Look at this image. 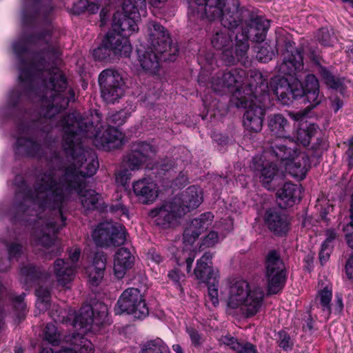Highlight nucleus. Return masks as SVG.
Segmentation results:
<instances>
[{"mask_svg": "<svg viewBox=\"0 0 353 353\" xmlns=\"http://www.w3.org/2000/svg\"><path fill=\"white\" fill-rule=\"evenodd\" d=\"M319 72L325 81V83L330 88L333 89L338 88L341 82L339 79H336L334 75H332L330 71H328L326 68L320 67Z\"/></svg>", "mask_w": 353, "mask_h": 353, "instance_id": "obj_36", "label": "nucleus"}, {"mask_svg": "<svg viewBox=\"0 0 353 353\" xmlns=\"http://www.w3.org/2000/svg\"><path fill=\"white\" fill-rule=\"evenodd\" d=\"M336 238V232L332 230H328L326 232V239L323 243L324 248L325 246L331 247L332 241Z\"/></svg>", "mask_w": 353, "mask_h": 353, "instance_id": "obj_51", "label": "nucleus"}, {"mask_svg": "<svg viewBox=\"0 0 353 353\" xmlns=\"http://www.w3.org/2000/svg\"><path fill=\"white\" fill-rule=\"evenodd\" d=\"M110 210L116 213L117 215L120 216H125L126 218H129L128 210V209L121 203H118L110 207Z\"/></svg>", "mask_w": 353, "mask_h": 353, "instance_id": "obj_46", "label": "nucleus"}, {"mask_svg": "<svg viewBox=\"0 0 353 353\" xmlns=\"http://www.w3.org/2000/svg\"><path fill=\"white\" fill-rule=\"evenodd\" d=\"M167 0H149V3L154 7L159 6L161 3L165 2Z\"/></svg>", "mask_w": 353, "mask_h": 353, "instance_id": "obj_59", "label": "nucleus"}, {"mask_svg": "<svg viewBox=\"0 0 353 353\" xmlns=\"http://www.w3.org/2000/svg\"><path fill=\"white\" fill-rule=\"evenodd\" d=\"M65 311L62 309H56L54 311V309L50 312V315L52 318L57 322H64L65 321Z\"/></svg>", "mask_w": 353, "mask_h": 353, "instance_id": "obj_49", "label": "nucleus"}, {"mask_svg": "<svg viewBox=\"0 0 353 353\" xmlns=\"http://www.w3.org/2000/svg\"><path fill=\"white\" fill-rule=\"evenodd\" d=\"M172 349L176 353H183L182 348L179 344L173 345Z\"/></svg>", "mask_w": 353, "mask_h": 353, "instance_id": "obj_60", "label": "nucleus"}, {"mask_svg": "<svg viewBox=\"0 0 353 353\" xmlns=\"http://www.w3.org/2000/svg\"><path fill=\"white\" fill-rule=\"evenodd\" d=\"M13 52L17 61L19 79L21 83L41 79L39 88L12 90L10 94L9 104L14 106L26 95L35 94V101L40 103L43 118L40 124H51L52 119L61 110L65 109L74 99V92L68 89L66 78L62 71L50 65L46 59L54 62L61 54L56 41L48 34L30 37L14 42Z\"/></svg>", "mask_w": 353, "mask_h": 353, "instance_id": "obj_2", "label": "nucleus"}, {"mask_svg": "<svg viewBox=\"0 0 353 353\" xmlns=\"http://www.w3.org/2000/svg\"><path fill=\"white\" fill-rule=\"evenodd\" d=\"M221 295L229 314L248 318L260 311L265 294L260 287L252 286L245 280L235 279L224 285Z\"/></svg>", "mask_w": 353, "mask_h": 353, "instance_id": "obj_7", "label": "nucleus"}, {"mask_svg": "<svg viewBox=\"0 0 353 353\" xmlns=\"http://www.w3.org/2000/svg\"><path fill=\"white\" fill-rule=\"evenodd\" d=\"M149 254L151 260L157 264L160 263L163 261L161 256L156 252H152Z\"/></svg>", "mask_w": 353, "mask_h": 353, "instance_id": "obj_58", "label": "nucleus"}, {"mask_svg": "<svg viewBox=\"0 0 353 353\" xmlns=\"http://www.w3.org/2000/svg\"><path fill=\"white\" fill-rule=\"evenodd\" d=\"M279 346L283 350H288L292 345V341L285 332H279Z\"/></svg>", "mask_w": 353, "mask_h": 353, "instance_id": "obj_43", "label": "nucleus"}, {"mask_svg": "<svg viewBox=\"0 0 353 353\" xmlns=\"http://www.w3.org/2000/svg\"><path fill=\"white\" fill-rule=\"evenodd\" d=\"M343 106V102L338 98H335L332 101V107L334 112H337Z\"/></svg>", "mask_w": 353, "mask_h": 353, "instance_id": "obj_57", "label": "nucleus"}, {"mask_svg": "<svg viewBox=\"0 0 353 353\" xmlns=\"http://www.w3.org/2000/svg\"><path fill=\"white\" fill-rule=\"evenodd\" d=\"M303 69V57L298 50L289 52L287 50L284 60L280 65L279 71L289 76L295 75V78L288 79L284 77H275L272 79L270 87L272 92L284 105H288L292 99L304 97V100L312 109L319 105L324 99V96L319 90V83L314 74H307L303 84H301L296 72Z\"/></svg>", "mask_w": 353, "mask_h": 353, "instance_id": "obj_4", "label": "nucleus"}, {"mask_svg": "<svg viewBox=\"0 0 353 353\" xmlns=\"http://www.w3.org/2000/svg\"><path fill=\"white\" fill-rule=\"evenodd\" d=\"M101 97L108 103H114L124 95L125 83L116 70L107 69L99 76Z\"/></svg>", "mask_w": 353, "mask_h": 353, "instance_id": "obj_12", "label": "nucleus"}, {"mask_svg": "<svg viewBox=\"0 0 353 353\" xmlns=\"http://www.w3.org/2000/svg\"><path fill=\"white\" fill-rule=\"evenodd\" d=\"M101 0H95L94 1H88L87 10L90 13H95L99 8L100 2Z\"/></svg>", "mask_w": 353, "mask_h": 353, "instance_id": "obj_54", "label": "nucleus"}, {"mask_svg": "<svg viewBox=\"0 0 353 353\" xmlns=\"http://www.w3.org/2000/svg\"><path fill=\"white\" fill-rule=\"evenodd\" d=\"M343 230L348 245L353 248V224H347L344 227ZM345 269L347 277L353 281V254L347 259Z\"/></svg>", "mask_w": 353, "mask_h": 353, "instance_id": "obj_32", "label": "nucleus"}, {"mask_svg": "<svg viewBox=\"0 0 353 353\" xmlns=\"http://www.w3.org/2000/svg\"><path fill=\"white\" fill-rule=\"evenodd\" d=\"M239 0H228L225 6H222L223 12L220 16L210 19L205 15L202 17L197 15L194 19H207L212 21L221 19L224 28L212 36L211 43L215 49L222 50V59L226 65L234 64L236 61H242L249 48L248 40L259 43L263 41L270 26L269 21L263 17H258L252 19L242 30L241 34L236 35L235 52H234L231 46L232 32L230 29L239 25Z\"/></svg>", "mask_w": 353, "mask_h": 353, "instance_id": "obj_3", "label": "nucleus"}, {"mask_svg": "<svg viewBox=\"0 0 353 353\" xmlns=\"http://www.w3.org/2000/svg\"><path fill=\"white\" fill-rule=\"evenodd\" d=\"M106 264V256L102 252H97L92 264L86 268L88 282L94 286H97L103 278Z\"/></svg>", "mask_w": 353, "mask_h": 353, "instance_id": "obj_28", "label": "nucleus"}, {"mask_svg": "<svg viewBox=\"0 0 353 353\" xmlns=\"http://www.w3.org/2000/svg\"><path fill=\"white\" fill-rule=\"evenodd\" d=\"M256 48L258 49L256 58L260 61L267 62L272 59V51L269 49L270 48L267 43H263L261 47L258 46Z\"/></svg>", "mask_w": 353, "mask_h": 353, "instance_id": "obj_40", "label": "nucleus"}, {"mask_svg": "<svg viewBox=\"0 0 353 353\" xmlns=\"http://www.w3.org/2000/svg\"><path fill=\"white\" fill-rule=\"evenodd\" d=\"M278 203L281 208L293 206L300 201L302 196V188L297 185L286 183L277 192Z\"/></svg>", "mask_w": 353, "mask_h": 353, "instance_id": "obj_26", "label": "nucleus"}, {"mask_svg": "<svg viewBox=\"0 0 353 353\" xmlns=\"http://www.w3.org/2000/svg\"><path fill=\"white\" fill-rule=\"evenodd\" d=\"M246 83L245 71L239 69L219 73L210 82L214 92L236 88L231 103L238 108L247 109L243 115V126L249 132L258 133L262 130L265 109L261 104H256V96L252 94L254 85L249 84V88H244Z\"/></svg>", "mask_w": 353, "mask_h": 353, "instance_id": "obj_5", "label": "nucleus"}, {"mask_svg": "<svg viewBox=\"0 0 353 353\" xmlns=\"http://www.w3.org/2000/svg\"><path fill=\"white\" fill-rule=\"evenodd\" d=\"M36 2V0H25V3L27 4V6L30 3V6L32 8L35 7Z\"/></svg>", "mask_w": 353, "mask_h": 353, "instance_id": "obj_62", "label": "nucleus"}, {"mask_svg": "<svg viewBox=\"0 0 353 353\" xmlns=\"http://www.w3.org/2000/svg\"><path fill=\"white\" fill-rule=\"evenodd\" d=\"M44 334L46 340L50 343L55 345L59 341L60 334L54 324H47L45 327Z\"/></svg>", "mask_w": 353, "mask_h": 353, "instance_id": "obj_37", "label": "nucleus"}, {"mask_svg": "<svg viewBox=\"0 0 353 353\" xmlns=\"http://www.w3.org/2000/svg\"><path fill=\"white\" fill-rule=\"evenodd\" d=\"M36 296H37V309L39 312H45L50 306V293L48 288L40 285L36 290Z\"/></svg>", "mask_w": 353, "mask_h": 353, "instance_id": "obj_33", "label": "nucleus"}, {"mask_svg": "<svg viewBox=\"0 0 353 353\" xmlns=\"http://www.w3.org/2000/svg\"><path fill=\"white\" fill-rule=\"evenodd\" d=\"M134 257L127 248H121L117 250L113 259V271L114 276L122 279L126 272L132 268Z\"/></svg>", "mask_w": 353, "mask_h": 353, "instance_id": "obj_25", "label": "nucleus"}, {"mask_svg": "<svg viewBox=\"0 0 353 353\" xmlns=\"http://www.w3.org/2000/svg\"><path fill=\"white\" fill-rule=\"evenodd\" d=\"M270 157L279 159L290 174L300 180L305 178L310 167L309 158L305 153L298 152L295 148H287L281 143L272 145L269 151L254 157L250 164V168L267 189L272 188L270 183L278 173L276 165L268 159Z\"/></svg>", "mask_w": 353, "mask_h": 353, "instance_id": "obj_6", "label": "nucleus"}, {"mask_svg": "<svg viewBox=\"0 0 353 353\" xmlns=\"http://www.w3.org/2000/svg\"><path fill=\"white\" fill-rule=\"evenodd\" d=\"M330 250V247L325 246V248H324L323 245H321V250L319 253V259L321 263H323L328 259Z\"/></svg>", "mask_w": 353, "mask_h": 353, "instance_id": "obj_52", "label": "nucleus"}, {"mask_svg": "<svg viewBox=\"0 0 353 353\" xmlns=\"http://www.w3.org/2000/svg\"><path fill=\"white\" fill-rule=\"evenodd\" d=\"M332 297V290L326 286L323 290L318 294L317 299L319 300L321 307L323 311L330 315L331 312L330 301Z\"/></svg>", "mask_w": 353, "mask_h": 353, "instance_id": "obj_35", "label": "nucleus"}, {"mask_svg": "<svg viewBox=\"0 0 353 353\" xmlns=\"http://www.w3.org/2000/svg\"><path fill=\"white\" fill-rule=\"evenodd\" d=\"M148 32L149 41L154 50L161 54L170 51L172 53L167 59L173 61L177 49L176 46H171L170 36L164 28L158 23L150 22L148 25Z\"/></svg>", "mask_w": 353, "mask_h": 353, "instance_id": "obj_17", "label": "nucleus"}, {"mask_svg": "<svg viewBox=\"0 0 353 353\" xmlns=\"http://www.w3.org/2000/svg\"><path fill=\"white\" fill-rule=\"evenodd\" d=\"M21 274L27 276L28 277L31 276V273L28 270H26V268L21 269Z\"/></svg>", "mask_w": 353, "mask_h": 353, "instance_id": "obj_64", "label": "nucleus"}, {"mask_svg": "<svg viewBox=\"0 0 353 353\" xmlns=\"http://www.w3.org/2000/svg\"><path fill=\"white\" fill-rule=\"evenodd\" d=\"M21 246L18 244H12L8 248L9 259L17 258L21 254Z\"/></svg>", "mask_w": 353, "mask_h": 353, "instance_id": "obj_50", "label": "nucleus"}, {"mask_svg": "<svg viewBox=\"0 0 353 353\" xmlns=\"http://www.w3.org/2000/svg\"><path fill=\"white\" fill-rule=\"evenodd\" d=\"M20 135L17 140L15 152L17 154L28 157H39L42 145L33 138L30 137L32 133V127H21Z\"/></svg>", "mask_w": 353, "mask_h": 353, "instance_id": "obj_20", "label": "nucleus"}, {"mask_svg": "<svg viewBox=\"0 0 353 353\" xmlns=\"http://www.w3.org/2000/svg\"><path fill=\"white\" fill-rule=\"evenodd\" d=\"M168 276L176 286L181 288V281L184 278V275L181 272L176 269L172 270L168 273Z\"/></svg>", "mask_w": 353, "mask_h": 353, "instance_id": "obj_45", "label": "nucleus"}, {"mask_svg": "<svg viewBox=\"0 0 353 353\" xmlns=\"http://www.w3.org/2000/svg\"><path fill=\"white\" fill-rule=\"evenodd\" d=\"M154 153L152 145L145 142L132 144L131 152L123 162L124 169L116 174V182L125 185L131 177L130 171L139 170Z\"/></svg>", "mask_w": 353, "mask_h": 353, "instance_id": "obj_11", "label": "nucleus"}, {"mask_svg": "<svg viewBox=\"0 0 353 353\" xmlns=\"http://www.w3.org/2000/svg\"><path fill=\"white\" fill-rule=\"evenodd\" d=\"M93 57L98 60L103 61L110 58L112 55L110 48L105 43L103 39L101 46L95 48L92 52Z\"/></svg>", "mask_w": 353, "mask_h": 353, "instance_id": "obj_38", "label": "nucleus"}, {"mask_svg": "<svg viewBox=\"0 0 353 353\" xmlns=\"http://www.w3.org/2000/svg\"><path fill=\"white\" fill-rule=\"evenodd\" d=\"M343 308V299L341 294H336V303L334 307L335 313L339 314Z\"/></svg>", "mask_w": 353, "mask_h": 353, "instance_id": "obj_55", "label": "nucleus"}, {"mask_svg": "<svg viewBox=\"0 0 353 353\" xmlns=\"http://www.w3.org/2000/svg\"><path fill=\"white\" fill-rule=\"evenodd\" d=\"M141 353H170L168 347L161 339L148 341Z\"/></svg>", "mask_w": 353, "mask_h": 353, "instance_id": "obj_34", "label": "nucleus"}, {"mask_svg": "<svg viewBox=\"0 0 353 353\" xmlns=\"http://www.w3.org/2000/svg\"><path fill=\"white\" fill-rule=\"evenodd\" d=\"M347 56L353 62V44L348 48Z\"/></svg>", "mask_w": 353, "mask_h": 353, "instance_id": "obj_61", "label": "nucleus"}, {"mask_svg": "<svg viewBox=\"0 0 353 353\" xmlns=\"http://www.w3.org/2000/svg\"><path fill=\"white\" fill-rule=\"evenodd\" d=\"M188 183V178L185 174L180 172L179 176L174 181V185L176 187L181 188L186 185Z\"/></svg>", "mask_w": 353, "mask_h": 353, "instance_id": "obj_53", "label": "nucleus"}, {"mask_svg": "<svg viewBox=\"0 0 353 353\" xmlns=\"http://www.w3.org/2000/svg\"><path fill=\"white\" fill-rule=\"evenodd\" d=\"M268 128L273 135L280 138L274 144H283L287 148H296V144L288 137L290 125L288 119L281 114H271L268 117Z\"/></svg>", "mask_w": 353, "mask_h": 353, "instance_id": "obj_19", "label": "nucleus"}, {"mask_svg": "<svg viewBox=\"0 0 353 353\" xmlns=\"http://www.w3.org/2000/svg\"><path fill=\"white\" fill-rule=\"evenodd\" d=\"M80 256V250L77 248H72L69 252V259L72 262L70 265L62 259H57L54 262V269L57 282L63 286L72 281L76 269L75 263Z\"/></svg>", "mask_w": 353, "mask_h": 353, "instance_id": "obj_18", "label": "nucleus"}, {"mask_svg": "<svg viewBox=\"0 0 353 353\" xmlns=\"http://www.w3.org/2000/svg\"><path fill=\"white\" fill-rule=\"evenodd\" d=\"M105 43L117 57H129L132 52V45L128 38L119 33L109 32L105 38Z\"/></svg>", "mask_w": 353, "mask_h": 353, "instance_id": "obj_24", "label": "nucleus"}, {"mask_svg": "<svg viewBox=\"0 0 353 353\" xmlns=\"http://www.w3.org/2000/svg\"><path fill=\"white\" fill-rule=\"evenodd\" d=\"M123 135L114 127L108 126L97 132L93 139L94 145L105 150L117 148L123 144Z\"/></svg>", "mask_w": 353, "mask_h": 353, "instance_id": "obj_22", "label": "nucleus"}, {"mask_svg": "<svg viewBox=\"0 0 353 353\" xmlns=\"http://www.w3.org/2000/svg\"><path fill=\"white\" fill-rule=\"evenodd\" d=\"M108 309L104 305H99L97 308L92 309L90 305H85L74 316L72 325L81 330V333L66 336L65 341L72 345V347L63 348L59 353H92L93 345L90 341L82 336L83 333L90 330L89 326L93 323L99 325L107 317ZM41 353H54L52 349L44 348Z\"/></svg>", "mask_w": 353, "mask_h": 353, "instance_id": "obj_8", "label": "nucleus"}, {"mask_svg": "<svg viewBox=\"0 0 353 353\" xmlns=\"http://www.w3.org/2000/svg\"><path fill=\"white\" fill-rule=\"evenodd\" d=\"M131 0H125L123 3V15L117 12L113 17V32L128 37L138 30L137 21L141 12L131 9Z\"/></svg>", "mask_w": 353, "mask_h": 353, "instance_id": "obj_15", "label": "nucleus"}, {"mask_svg": "<svg viewBox=\"0 0 353 353\" xmlns=\"http://www.w3.org/2000/svg\"><path fill=\"white\" fill-rule=\"evenodd\" d=\"M221 342L237 353H256L254 345L250 343H239L236 339L230 336H224L221 338Z\"/></svg>", "mask_w": 353, "mask_h": 353, "instance_id": "obj_31", "label": "nucleus"}, {"mask_svg": "<svg viewBox=\"0 0 353 353\" xmlns=\"http://www.w3.org/2000/svg\"><path fill=\"white\" fill-rule=\"evenodd\" d=\"M319 41L325 46H329L333 43V38L327 29H321L318 34Z\"/></svg>", "mask_w": 353, "mask_h": 353, "instance_id": "obj_42", "label": "nucleus"}, {"mask_svg": "<svg viewBox=\"0 0 353 353\" xmlns=\"http://www.w3.org/2000/svg\"><path fill=\"white\" fill-rule=\"evenodd\" d=\"M203 201V193L200 188L190 186L180 196L164 203L160 208L150 212V216L155 219L159 225L165 227L174 223L191 210L199 206Z\"/></svg>", "mask_w": 353, "mask_h": 353, "instance_id": "obj_9", "label": "nucleus"}, {"mask_svg": "<svg viewBox=\"0 0 353 353\" xmlns=\"http://www.w3.org/2000/svg\"><path fill=\"white\" fill-rule=\"evenodd\" d=\"M306 115L305 111H301L294 114L293 118L296 121H301V125L296 131V137L297 141L302 145H309L310 140L318 132V127L314 123H307L303 121Z\"/></svg>", "mask_w": 353, "mask_h": 353, "instance_id": "obj_29", "label": "nucleus"}, {"mask_svg": "<svg viewBox=\"0 0 353 353\" xmlns=\"http://www.w3.org/2000/svg\"><path fill=\"white\" fill-rule=\"evenodd\" d=\"M130 113L125 110H121L110 115L108 118L109 124H114L117 126L123 125L130 117Z\"/></svg>", "mask_w": 353, "mask_h": 353, "instance_id": "obj_39", "label": "nucleus"}, {"mask_svg": "<svg viewBox=\"0 0 353 353\" xmlns=\"http://www.w3.org/2000/svg\"><path fill=\"white\" fill-rule=\"evenodd\" d=\"M213 255L210 252H205L196 262L194 274L196 279L200 283H209L210 281L213 283L208 285L207 301L216 307L219 304V270L212 267Z\"/></svg>", "mask_w": 353, "mask_h": 353, "instance_id": "obj_10", "label": "nucleus"}, {"mask_svg": "<svg viewBox=\"0 0 353 353\" xmlns=\"http://www.w3.org/2000/svg\"><path fill=\"white\" fill-rule=\"evenodd\" d=\"M64 132L63 148L66 159L59 168H54L43 173L37 181L34 191L23 189L16 194V199L21 200L17 208L36 224L33 233L34 243L41 245L47 254L59 252L54 243V236L65 224L61 208L74 194H78L85 210L97 208L101 196L92 190H84L83 179L92 176L99 167L95 157L85 150L81 144L83 138H90L88 125L79 114L72 113L64 117L59 123Z\"/></svg>", "mask_w": 353, "mask_h": 353, "instance_id": "obj_1", "label": "nucleus"}, {"mask_svg": "<svg viewBox=\"0 0 353 353\" xmlns=\"http://www.w3.org/2000/svg\"><path fill=\"white\" fill-rule=\"evenodd\" d=\"M132 191L140 203L149 204L156 201L159 190L151 178H143L133 183Z\"/></svg>", "mask_w": 353, "mask_h": 353, "instance_id": "obj_21", "label": "nucleus"}, {"mask_svg": "<svg viewBox=\"0 0 353 353\" xmlns=\"http://www.w3.org/2000/svg\"><path fill=\"white\" fill-rule=\"evenodd\" d=\"M15 305V307H17L21 311H24L26 309V304L23 303V296L19 295L14 298L13 300Z\"/></svg>", "mask_w": 353, "mask_h": 353, "instance_id": "obj_56", "label": "nucleus"}, {"mask_svg": "<svg viewBox=\"0 0 353 353\" xmlns=\"http://www.w3.org/2000/svg\"><path fill=\"white\" fill-rule=\"evenodd\" d=\"M187 332L190 338L192 343L194 345L198 346L201 344L202 337L196 330L193 327H188Z\"/></svg>", "mask_w": 353, "mask_h": 353, "instance_id": "obj_44", "label": "nucleus"}, {"mask_svg": "<svg viewBox=\"0 0 353 353\" xmlns=\"http://www.w3.org/2000/svg\"><path fill=\"white\" fill-rule=\"evenodd\" d=\"M88 5V0H78L73 6V11L76 14H80L87 10V6Z\"/></svg>", "mask_w": 353, "mask_h": 353, "instance_id": "obj_48", "label": "nucleus"}, {"mask_svg": "<svg viewBox=\"0 0 353 353\" xmlns=\"http://www.w3.org/2000/svg\"><path fill=\"white\" fill-rule=\"evenodd\" d=\"M265 221L268 228L276 234H284L289 230L288 217L279 210L272 209L267 210Z\"/></svg>", "mask_w": 353, "mask_h": 353, "instance_id": "obj_27", "label": "nucleus"}, {"mask_svg": "<svg viewBox=\"0 0 353 353\" xmlns=\"http://www.w3.org/2000/svg\"><path fill=\"white\" fill-rule=\"evenodd\" d=\"M154 48L150 46L148 48H138V61L143 70L150 72L155 73L159 66V53L157 51L154 52Z\"/></svg>", "mask_w": 353, "mask_h": 353, "instance_id": "obj_30", "label": "nucleus"}, {"mask_svg": "<svg viewBox=\"0 0 353 353\" xmlns=\"http://www.w3.org/2000/svg\"><path fill=\"white\" fill-rule=\"evenodd\" d=\"M266 277L269 294H276L283 288L285 278L284 264L275 251L267 256Z\"/></svg>", "mask_w": 353, "mask_h": 353, "instance_id": "obj_16", "label": "nucleus"}, {"mask_svg": "<svg viewBox=\"0 0 353 353\" xmlns=\"http://www.w3.org/2000/svg\"><path fill=\"white\" fill-rule=\"evenodd\" d=\"M131 9L137 10L141 12L143 15L146 12V1L145 0H131Z\"/></svg>", "mask_w": 353, "mask_h": 353, "instance_id": "obj_47", "label": "nucleus"}, {"mask_svg": "<svg viewBox=\"0 0 353 353\" xmlns=\"http://www.w3.org/2000/svg\"><path fill=\"white\" fill-rule=\"evenodd\" d=\"M220 241V236L215 231L210 232L203 239L201 247H213Z\"/></svg>", "mask_w": 353, "mask_h": 353, "instance_id": "obj_41", "label": "nucleus"}, {"mask_svg": "<svg viewBox=\"0 0 353 353\" xmlns=\"http://www.w3.org/2000/svg\"><path fill=\"white\" fill-rule=\"evenodd\" d=\"M117 306L121 312L132 314L136 319H144L149 313L145 300L136 288L125 290L119 299Z\"/></svg>", "mask_w": 353, "mask_h": 353, "instance_id": "obj_14", "label": "nucleus"}, {"mask_svg": "<svg viewBox=\"0 0 353 353\" xmlns=\"http://www.w3.org/2000/svg\"><path fill=\"white\" fill-rule=\"evenodd\" d=\"M214 216L211 212H206L193 219L184 231V243L192 244L199 236L211 225Z\"/></svg>", "mask_w": 353, "mask_h": 353, "instance_id": "obj_23", "label": "nucleus"}, {"mask_svg": "<svg viewBox=\"0 0 353 353\" xmlns=\"http://www.w3.org/2000/svg\"><path fill=\"white\" fill-rule=\"evenodd\" d=\"M92 239L99 246L120 245L125 243L126 232L119 223H100L92 232Z\"/></svg>", "mask_w": 353, "mask_h": 353, "instance_id": "obj_13", "label": "nucleus"}, {"mask_svg": "<svg viewBox=\"0 0 353 353\" xmlns=\"http://www.w3.org/2000/svg\"><path fill=\"white\" fill-rule=\"evenodd\" d=\"M194 259V256H193L192 257L189 256V257L186 258V259H185L186 264L187 265H192Z\"/></svg>", "mask_w": 353, "mask_h": 353, "instance_id": "obj_63", "label": "nucleus"}]
</instances>
